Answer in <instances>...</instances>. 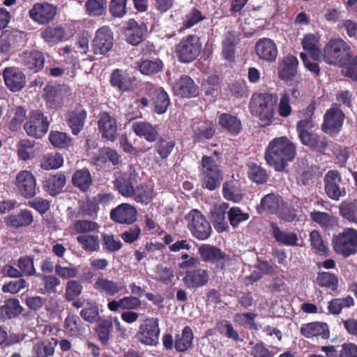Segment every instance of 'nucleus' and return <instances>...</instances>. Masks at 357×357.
<instances>
[{
	"label": "nucleus",
	"instance_id": "obj_1",
	"mask_svg": "<svg viewBox=\"0 0 357 357\" xmlns=\"http://www.w3.org/2000/svg\"><path fill=\"white\" fill-rule=\"evenodd\" d=\"M296 155V146L287 137H275L269 142L264 152L266 163L276 172H283Z\"/></svg>",
	"mask_w": 357,
	"mask_h": 357
},
{
	"label": "nucleus",
	"instance_id": "obj_2",
	"mask_svg": "<svg viewBox=\"0 0 357 357\" xmlns=\"http://www.w3.org/2000/svg\"><path fill=\"white\" fill-rule=\"evenodd\" d=\"M278 101V96L276 93H255L249 104L250 113L256 116L264 126H269L273 122Z\"/></svg>",
	"mask_w": 357,
	"mask_h": 357
},
{
	"label": "nucleus",
	"instance_id": "obj_3",
	"mask_svg": "<svg viewBox=\"0 0 357 357\" xmlns=\"http://www.w3.org/2000/svg\"><path fill=\"white\" fill-rule=\"evenodd\" d=\"M354 52L351 45L341 38L329 40L324 47L323 61L332 66L343 67Z\"/></svg>",
	"mask_w": 357,
	"mask_h": 357
},
{
	"label": "nucleus",
	"instance_id": "obj_4",
	"mask_svg": "<svg viewBox=\"0 0 357 357\" xmlns=\"http://www.w3.org/2000/svg\"><path fill=\"white\" fill-rule=\"evenodd\" d=\"M198 169L202 188L213 191L220 186L222 181V170L212 156H202Z\"/></svg>",
	"mask_w": 357,
	"mask_h": 357
},
{
	"label": "nucleus",
	"instance_id": "obj_5",
	"mask_svg": "<svg viewBox=\"0 0 357 357\" xmlns=\"http://www.w3.org/2000/svg\"><path fill=\"white\" fill-rule=\"evenodd\" d=\"M187 228L192 236L198 241L207 240L212 234L210 222L198 209H192L185 216Z\"/></svg>",
	"mask_w": 357,
	"mask_h": 357
},
{
	"label": "nucleus",
	"instance_id": "obj_6",
	"mask_svg": "<svg viewBox=\"0 0 357 357\" xmlns=\"http://www.w3.org/2000/svg\"><path fill=\"white\" fill-rule=\"evenodd\" d=\"M333 250L337 255L347 258L357 253V230L345 228L332 238Z\"/></svg>",
	"mask_w": 357,
	"mask_h": 357
},
{
	"label": "nucleus",
	"instance_id": "obj_7",
	"mask_svg": "<svg viewBox=\"0 0 357 357\" xmlns=\"http://www.w3.org/2000/svg\"><path fill=\"white\" fill-rule=\"evenodd\" d=\"M50 127L48 117L40 109L29 112L23 128L26 135L35 139H41L47 132Z\"/></svg>",
	"mask_w": 357,
	"mask_h": 357
},
{
	"label": "nucleus",
	"instance_id": "obj_8",
	"mask_svg": "<svg viewBox=\"0 0 357 357\" xmlns=\"http://www.w3.org/2000/svg\"><path fill=\"white\" fill-rule=\"evenodd\" d=\"M202 51L199 38L194 34L183 37L176 46L178 60L181 63H190L195 60Z\"/></svg>",
	"mask_w": 357,
	"mask_h": 357
},
{
	"label": "nucleus",
	"instance_id": "obj_9",
	"mask_svg": "<svg viewBox=\"0 0 357 357\" xmlns=\"http://www.w3.org/2000/svg\"><path fill=\"white\" fill-rule=\"evenodd\" d=\"M198 253L203 261L215 264L216 271H225L231 261L229 255L211 244L201 245L198 248Z\"/></svg>",
	"mask_w": 357,
	"mask_h": 357
},
{
	"label": "nucleus",
	"instance_id": "obj_10",
	"mask_svg": "<svg viewBox=\"0 0 357 357\" xmlns=\"http://www.w3.org/2000/svg\"><path fill=\"white\" fill-rule=\"evenodd\" d=\"M114 33L108 26H102L98 29L91 40V50L96 55L101 57L112 50L114 46Z\"/></svg>",
	"mask_w": 357,
	"mask_h": 357
},
{
	"label": "nucleus",
	"instance_id": "obj_11",
	"mask_svg": "<svg viewBox=\"0 0 357 357\" xmlns=\"http://www.w3.org/2000/svg\"><path fill=\"white\" fill-rule=\"evenodd\" d=\"M324 182L326 194L329 198L337 201L346 195L341 175L337 170L328 171L324 176Z\"/></svg>",
	"mask_w": 357,
	"mask_h": 357
},
{
	"label": "nucleus",
	"instance_id": "obj_12",
	"mask_svg": "<svg viewBox=\"0 0 357 357\" xmlns=\"http://www.w3.org/2000/svg\"><path fill=\"white\" fill-rule=\"evenodd\" d=\"M160 333L158 319L157 318H147L140 325L137 337L142 343L153 346L158 342Z\"/></svg>",
	"mask_w": 357,
	"mask_h": 357
},
{
	"label": "nucleus",
	"instance_id": "obj_13",
	"mask_svg": "<svg viewBox=\"0 0 357 357\" xmlns=\"http://www.w3.org/2000/svg\"><path fill=\"white\" fill-rule=\"evenodd\" d=\"M98 129L103 139L114 142L117 139V121L108 112H101L98 116Z\"/></svg>",
	"mask_w": 357,
	"mask_h": 357
},
{
	"label": "nucleus",
	"instance_id": "obj_14",
	"mask_svg": "<svg viewBox=\"0 0 357 357\" xmlns=\"http://www.w3.org/2000/svg\"><path fill=\"white\" fill-rule=\"evenodd\" d=\"M15 185L19 193L25 199L33 198L37 194L36 180L30 171L22 170L17 173Z\"/></svg>",
	"mask_w": 357,
	"mask_h": 357
},
{
	"label": "nucleus",
	"instance_id": "obj_15",
	"mask_svg": "<svg viewBox=\"0 0 357 357\" xmlns=\"http://www.w3.org/2000/svg\"><path fill=\"white\" fill-rule=\"evenodd\" d=\"M56 13L57 7L47 2L35 3L29 12L30 18L40 24H49Z\"/></svg>",
	"mask_w": 357,
	"mask_h": 357
},
{
	"label": "nucleus",
	"instance_id": "obj_16",
	"mask_svg": "<svg viewBox=\"0 0 357 357\" xmlns=\"http://www.w3.org/2000/svg\"><path fill=\"white\" fill-rule=\"evenodd\" d=\"M110 218L122 225H132L137 220V210L135 206L122 203L110 211Z\"/></svg>",
	"mask_w": 357,
	"mask_h": 357
},
{
	"label": "nucleus",
	"instance_id": "obj_17",
	"mask_svg": "<svg viewBox=\"0 0 357 357\" xmlns=\"http://www.w3.org/2000/svg\"><path fill=\"white\" fill-rule=\"evenodd\" d=\"M345 115L339 108L332 107L326 111L324 116L321 129L329 134H336L341 130Z\"/></svg>",
	"mask_w": 357,
	"mask_h": 357
},
{
	"label": "nucleus",
	"instance_id": "obj_18",
	"mask_svg": "<svg viewBox=\"0 0 357 357\" xmlns=\"http://www.w3.org/2000/svg\"><path fill=\"white\" fill-rule=\"evenodd\" d=\"M209 281L208 271L201 268H188L183 278V282L189 289H197L205 286Z\"/></svg>",
	"mask_w": 357,
	"mask_h": 357
},
{
	"label": "nucleus",
	"instance_id": "obj_19",
	"mask_svg": "<svg viewBox=\"0 0 357 357\" xmlns=\"http://www.w3.org/2000/svg\"><path fill=\"white\" fill-rule=\"evenodd\" d=\"M7 88L12 92L21 91L26 85V76L16 67H7L2 73Z\"/></svg>",
	"mask_w": 357,
	"mask_h": 357
},
{
	"label": "nucleus",
	"instance_id": "obj_20",
	"mask_svg": "<svg viewBox=\"0 0 357 357\" xmlns=\"http://www.w3.org/2000/svg\"><path fill=\"white\" fill-rule=\"evenodd\" d=\"M151 102L154 107V111L158 114L165 113L170 105V99L168 93L161 86H155L151 84L147 89Z\"/></svg>",
	"mask_w": 357,
	"mask_h": 357
},
{
	"label": "nucleus",
	"instance_id": "obj_21",
	"mask_svg": "<svg viewBox=\"0 0 357 357\" xmlns=\"http://www.w3.org/2000/svg\"><path fill=\"white\" fill-rule=\"evenodd\" d=\"M147 32V26L145 23L140 24L134 20L130 19L124 29L126 40L132 45H137L144 39Z\"/></svg>",
	"mask_w": 357,
	"mask_h": 357
},
{
	"label": "nucleus",
	"instance_id": "obj_22",
	"mask_svg": "<svg viewBox=\"0 0 357 357\" xmlns=\"http://www.w3.org/2000/svg\"><path fill=\"white\" fill-rule=\"evenodd\" d=\"M135 78L130 77L126 70H114L109 77V82L112 87L121 93L128 92L133 89Z\"/></svg>",
	"mask_w": 357,
	"mask_h": 357
},
{
	"label": "nucleus",
	"instance_id": "obj_23",
	"mask_svg": "<svg viewBox=\"0 0 357 357\" xmlns=\"http://www.w3.org/2000/svg\"><path fill=\"white\" fill-rule=\"evenodd\" d=\"M149 45H146L142 50L143 56L139 61L137 62V68L139 72L145 75H153L161 72L164 67L162 61L156 58H148L146 56V51Z\"/></svg>",
	"mask_w": 357,
	"mask_h": 357
},
{
	"label": "nucleus",
	"instance_id": "obj_24",
	"mask_svg": "<svg viewBox=\"0 0 357 357\" xmlns=\"http://www.w3.org/2000/svg\"><path fill=\"white\" fill-rule=\"evenodd\" d=\"M66 183V176L62 172L50 174L43 181V188L50 195L54 197L63 191Z\"/></svg>",
	"mask_w": 357,
	"mask_h": 357
},
{
	"label": "nucleus",
	"instance_id": "obj_25",
	"mask_svg": "<svg viewBox=\"0 0 357 357\" xmlns=\"http://www.w3.org/2000/svg\"><path fill=\"white\" fill-rule=\"evenodd\" d=\"M173 89L176 96L182 98L196 97L199 94L198 86L188 75L181 76L176 81Z\"/></svg>",
	"mask_w": 357,
	"mask_h": 357
},
{
	"label": "nucleus",
	"instance_id": "obj_26",
	"mask_svg": "<svg viewBox=\"0 0 357 357\" xmlns=\"http://www.w3.org/2000/svg\"><path fill=\"white\" fill-rule=\"evenodd\" d=\"M255 52L260 59L271 63L276 60L278 56L277 45L270 38H261L256 43Z\"/></svg>",
	"mask_w": 357,
	"mask_h": 357
},
{
	"label": "nucleus",
	"instance_id": "obj_27",
	"mask_svg": "<svg viewBox=\"0 0 357 357\" xmlns=\"http://www.w3.org/2000/svg\"><path fill=\"white\" fill-rule=\"evenodd\" d=\"M21 63L24 68L33 73L41 70L45 65L43 54L38 50L26 51L20 56Z\"/></svg>",
	"mask_w": 357,
	"mask_h": 357
},
{
	"label": "nucleus",
	"instance_id": "obj_28",
	"mask_svg": "<svg viewBox=\"0 0 357 357\" xmlns=\"http://www.w3.org/2000/svg\"><path fill=\"white\" fill-rule=\"evenodd\" d=\"M86 117L87 112L82 107L68 112L66 121L73 135H77L83 130Z\"/></svg>",
	"mask_w": 357,
	"mask_h": 357
},
{
	"label": "nucleus",
	"instance_id": "obj_29",
	"mask_svg": "<svg viewBox=\"0 0 357 357\" xmlns=\"http://www.w3.org/2000/svg\"><path fill=\"white\" fill-rule=\"evenodd\" d=\"M284 205V202L282 197L270 193L261 198L260 204L257 206V211L259 214L264 211L269 214H278Z\"/></svg>",
	"mask_w": 357,
	"mask_h": 357
},
{
	"label": "nucleus",
	"instance_id": "obj_30",
	"mask_svg": "<svg viewBox=\"0 0 357 357\" xmlns=\"http://www.w3.org/2000/svg\"><path fill=\"white\" fill-rule=\"evenodd\" d=\"M215 125L211 121H205L195 125L192 128L194 143H202L211 139L215 135Z\"/></svg>",
	"mask_w": 357,
	"mask_h": 357
},
{
	"label": "nucleus",
	"instance_id": "obj_31",
	"mask_svg": "<svg viewBox=\"0 0 357 357\" xmlns=\"http://www.w3.org/2000/svg\"><path fill=\"white\" fill-rule=\"evenodd\" d=\"M298 66V59L293 55L284 56L278 69V77L281 80L292 81L296 74Z\"/></svg>",
	"mask_w": 357,
	"mask_h": 357
},
{
	"label": "nucleus",
	"instance_id": "obj_32",
	"mask_svg": "<svg viewBox=\"0 0 357 357\" xmlns=\"http://www.w3.org/2000/svg\"><path fill=\"white\" fill-rule=\"evenodd\" d=\"M239 43L234 31H227L222 40V56L229 62H234L236 58V47Z\"/></svg>",
	"mask_w": 357,
	"mask_h": 357
},
{
	"label": "nucleus",
	"instance_id": "obj_33",
	"mask_svg": "<svg viewBox=\"0 0 357 357\" xmlns=\"http://www.w3.org/2000/svg\"><path fill=\"white\" fill-rule=\"evenodd\" d=\"M135 178L126 172L120 173L113 181L114 188L124 197H132L135 195Z\"/></svg>",
	"mask_w": 357,
	"mask_h": 357
},
{
	"label": "nucleus",
	"instance_id": "obj_34",
	"mask_svg": "<svg viewBox=\"0 0 357 357\" xmlns=\"http://www.w3.org/2000/svg\"><path fill=\"white\" fill-rule=\"evenodd\" d=\"M134 133L148 142H154L158 139V131L156 126L146 121H136L132 124Z\"/></svg>",
	"mask_w": 357,
	"mask_h": 357
},
{
	"label": "nucleus",
	"instance_id": "obj_35",
	"mask_svg": "<svg viewBox=\"0 0 357 357\" xmlns=\"http://www.w3.org/2000/svg\"><path fill=\"white\" fill-rule=\"evenodd\" d=\"M154 144V151L162 160H167L173 153L176 145V140L169 135L159 136Z\"/></svg>",
	"mask_w": 357,
	"mask_h": 357
},
{
	"label": "nucleus",
	"instance_id": "obj_36",
	"mask_svg": "<svg viewBox=\"0 0 357 357\" xmlns=\"http://www.w3.org/2000/svg\"><path fill=\"white\" fill-rule=\"evenodd\" d=\"M58 340L52 337L50 340H39L33 344L31 357H52L55 353Z\"/></svg>",
	"mask_w": 357,
	"mask_h": 357
},
{
	"label": "nucleus",
	"instance_id": "obj_37",
	"mask_svg": "<svg viewBox=\"0 0 357 357\" xmlns=\"http://www.w3.org/2000/svg\"><path fill=\"white\" fill-rule=\"evenodd\" d=\"M40 35L50 46L67 39L66 30L61 25L49 26L42 30Z\"/></svg>",
	"mask_w": 357,
	"mask_h": 357
},
{
	"label": "nucleus",
	"instance_id": "obj_38",
	"mask_svg": "<svg viewBox=\"0 0 357 357\" xmlns=\"http://www.w3.org/2000/svg\"><path fill=\"white\" fill-rule=\"evenodd\" d=\"M301 333L307 338L321 336L323 339H328L330 336L327 324L318 321L303 324Z\"/></svg>",
	"mask_w": 357,
	"mask_h": 357
},
{
	"label": "nucleus",
	"instance_id": "obj_39",
	"mask_svg": "<svg viewBox=\"0 0 357 357\" xmlns=\"http://www.w3.org/2000/svg\"><path fill=\"white\" fill-rule=\"evenodd\" d=\"M301 143L311 150L324 154L328 147V140L325 137H321L315 133L307 132L298 137Z\"/></svg>",
	"mask_w": 357,
	"mask_h": 357
},
{
	"label": "nucleus",
	"instance_id": "obj_40",
	"mask_svg": "<svg viewBox=\"0 0 357 357\" xmlns=\"http://www.w3.org/2000/svg\"><path fill=\"white\" fill-rule=\"evenodd\" d=\"M218 124L227 133L232 136L238 135L242 130L241 120L236 116L223 113L218 117Z\"/></svg>",
	"mask_w": 357,
	"mask_h": 357
},
{
	"label": "nucleus",
	"instance_id": "obj_41",
	"mask_svg": "<svg viewBox=\"0 0 357 357\" xmlns=\"http://www.w3.org/2000/svg\"><path fill=\"white\" fill-rule=\"evenodd\" d=\"M228 208L229 204L223 202L218 206H215L211 211V220L218 231H224L229 229L225 217L226 213L227 214V211Z\"/></svg>",
	"mask_w": 357,
	"mask_h": 357
},
{
	"label": "nucleus",
	"instance_id": "obj_42",
	"mask_svg": "<svg viewBox=\"0 0 357 357\" xmlns=\"http://www.w3.org/2000/svg\"><path fill=\"white\" fill-rule=\"evenodd\" d=\"M33 221L32 213L28 209L21 210L17 214L8 215L4 220L7 226L15 229L28 227Z\"/></svg>",
	"mask_w": 357,
	"mask_h": 357
},
{
	"label": "nucleus",
	"instance_id": "obj_43",
	"mask_svg": "<svg viewBox=\"0 0 357 357\" xmlns=\"http://www.w3.org/2000/svg\"><path fill=\"white\" fill-rule=\"evenodd\" d=\"M63 328L65 332L73 337H80L85 333V327L77 314L69 313L65 319Z\"/></svg>",
	"mask_w": 357,
	"mask_h": 357
},
{
	"label": "nucleus",
	"instance_id": "obj_44",
	"mask_svg": "<svg viewBox=\"0 0 357 357\" xmlns=\"http://www.w3.org/2000/svg\"><path fill=\"white\" fill-rule=\"evenodd\" d=\"M93 288L99 293L109 296L117 294L123 289L119 282L102 277L97 278L93 284Z\"/></svg>",
	"mask_w": 357,
	"mask_h": 357
},
{
	"label": "nucleus",
	"instance_id": "obj_45",
	"mask_svg": "<svg viewBox=\"0 0 357 357\" xmlns=\"http://www.w3.org/2000/svg\"><path fill=\"white\" fill-rule=\"evenodd\" d=\"M194 335L192 328L189 326H185L181 333L176 334L174 340V348L177 352L183 353L188 351L192 346Z\"/></svg>",
	"mask_w": 357,
	"mask_h": 357
},
{
	"label": "nucleus",
	"instance_id": "obj_46",
	"mask_svg": "<svg viewBox=\"0 0 357 357\" xmlns=\"http://www.w3.org/2000/svg\"><path fill=\"white\" fill-rule=\"evenodd\" d=\"M93 183L92 176L87 169L76 170L72 177V184L82 192H87Z\"/></svg>",
	"mask_w": 357,
	"mask_h": 357
},
{
	"label": "nucleus",
	"instance_id": "obj_47",
	"mask_svg": "<svg viewBox=\"0 0 357 357\" xmlns=\"http://www.w3.org/2000/svg\"><path fill=\"white\" fill-rule=\"evenodd\" d=\"M100 343L107 346L109 344L111 333L113 331V323L111 318L100 319L97 322L95 328Z\"/></svg>",
	"mask_w": 357,
	"mask_h": 357
},
{
	"label": "nucleus",
	"instance_id": "obj_48",
	"mask_svg": "<svg viewBox=\"0 0 357 357\" xmlns=\"http://www.w3.org/2000/svg\"><path fill=\"white\" fill-rule=\"evenodd\" d=\"M271 229L272 235L277 242L288 246L297 245L298 239L296 233L283 231L277 225L273 223L271 225Z\"/></svg>",
	"mask_w": 357,
	"mask_h": 357
},
{
	"label": "nucleus",
	"instance_id": "obj_49",
	"mask_svg": "<svg viewBox=\"0 0 357 357\" xmlns=\"http://www.w3.org/2000/svg\"><path fill=\"white\" fill-rule=\"evenodd\" d=\"M23 310L22 306L17 298H10L0 307V314L2 317L11 319L17 317Z\"/></svg>",
	"mask_w": 357,
	"mask_h": 357
},
{
	"label": "nucleus",
	"instance_id": "obj_50",
	"mask_svg": "<svg viewBox=\"0 0 357 357\" xmlns=\"http://www.w3.org/2000/svg\"><path fill=\"white\" fill-rule=\"evenodd\" d=\"M354 300L352 296L348 295L344 298H333L328 302V310L335 315L340 314L344 308H349L354 305Z\"/></svg>",
	"mask_w": 357,
	"mask_h": 357
},
{
	"label": "nucleus",
	"instance_id": "obj_51",
	"mask_svg": "<svg viewBox=\"0 0 357 357\" xmlns=\"http://www.w3.org/2000/svg\"><path fill=\"white\" fill-rule=\"evenodd\" d=\"M43 99L50 108L57 109L61 105L62 99L56 86L47 84L44 87Z\"/></svg>",
	"mask_w": 357,
	"mask_h": 357
},
{
	"label": "nucleus",
	"instance_id": "obj_52",
	"mask_svg": "<svg viewBox=\"0 0 357 357\" xmlns=\"http://www.w3.org/2000/svg\"><path fill=\"white\" fill-rule=\"evenodd\" d=\"M50 144L57 149H67L72 144V138L66 133L52 130L48 137Z\"/></svg>",
	"mask_w": 357,
	"mask_h": 357
},
{
	"label": "nucleus",
	"instance_id": "obj_53",
	"mask_svg": "<svg viewBox=\"0 0 357 357\" xmlns=\"http://www.w3.org/2000/svg\"><path fill=\"white\" fill-rule=\"evenodd\" d=\"M63 164V158L59 153L45 154L41 159L40 167L45 170L56 169Z\"/></svg>",
	"mask_w": 357,
	"mask_h": 357
},
{
	"label": "nucleus",
	"instance_id": "obj_54",
	"mask_svg": "<svg viewBox=\"0 0 357 357\" xmlns=\"http://www.w3.org/2000/svg\"><path fill=\"white\" fill-rule=\"evenodd\" d=\"M227 218L231 227L237 229L241 223L248 220L250 215L248 213H244L241 208L233 206L228 210Z\"/></svg>",
	"mask_w": 357,
	"mask_h": 357
},
{
	"label": "nucleus",
	"instance_id": "obj_55",
	"mask_svg": "<svg viewBox=\"0 0 357 357\" xmlns=\"http://www.w3.org/2000/svg\"><path fill=\"white\" fill-rule=\"evenodd\" d=\"M222 195L225 199L238 203L243 199L241 189L233 181H226L222 185Z\"/></svg>",
	"mask_w": 357,
	"mask_h": 357
},
{
	"label": "nucleus",
	"instance_id": "obj_56",
	"mask_svg": "<svg viewBox=\"0 0 357 357\" xmlns=\"http://www.w3.org/2000/svg\"><path fill=\"white\" fill-rule=\"evenodd\" d=\"M121 156L118 152L110 147H104L99 151L98 155L96 158L98 162L106 163L111 162L114 166L120 163Z\"/></svg>",
	"mask_w": 357,
	"mask_h": 357
},
{
	"label": "nucleus",
	"instance_id": "obj_57",
	"mask_svg": "<svg viewBox=\"0 0 357 357\" xmlns=\"http://www.w3.org/2000/svg\"><path fill=\"white\" fill-rule=\"evenodd\" d=\"M77 241L85 251L93 252L100 250V240L96 235H80Z\"/></svg>",
	"mask_w": 357,
	"mask_h": 357
},
{
	"label": "nucleus",
	"instance_id": "obj_58",
	"mask_svg": "<svg viewBox=\"0 0 357 357\" xmlns=\"http://www.w3.org/2000/svg\"><path fill=\"white\" fill-rule=\"evenodd\" d=\"M248 174L250 179L258 184L266 183L268 178L266 170L255 162L248 165Z\"/></svg>",
	"mask_w": 357,
	"mask_h": 357
},
{
	"label": "nucleus",
	"instance_id": "obj_59",
	"mask_svg": "<svg viewBox=\"0 0 357 357\" xmlns=\"http://www.w3.org/2000/svg\"><path fill=\"white\" fill-rule=\"evenodd\" d=\"M135 189V195L132 197L136 202L147 205L153 200V190L152 188L146 185H140Z\"/></svg>",
	"mask_w": 357,
	"mask_h": 357
},
{
	"label": "nucleus",
	"instance_id": "obj_60",
	"mask_svg": "<svg viewBox=\"0 0 357 357\" xmlns=\"http://www.w3.org/2000/svg\"><path fill=\"white\" fill-rule=\"evenodd\" d=\"M317 282L320 287H327L332 291H336L338 288L337 277L329 272L318 273Z\"/></svg>",
	"mask_w": 357,
	"mask_h": 357
},
{
	"label": "nucleus",
	"instance_id": "obj_61",
	"mask_svg": "<svg viewBox=\"0 0 357 357\" xmlns=\"http://www.w3.org/2000/svg\"><path fill=\"white\" fill-rule=\"evenodd\" d=\"M310 245L314 252L319 255H328V249L324 245L321 235L319 231L313 230L310 234Z\"/></svg>",
	"mask_w": 357,
	"mask_h": 357
},
{
	"label": "nucleus",
	"instance_id": "obj_62",
	"mask_svg": "<svg viewBox=\"0 0 357 357\" xmlns=\"http://www.w3.org/2000/svg\"><path fill=\"white\" fill-rule=\"evenodd\" d=\"M26 110L22 106L16 107L14 112V116L8 124V129L12 132L17 131L24 121H26Z\"/></svg>",
	"mask_w": 357,
	"mask_h": 357
},
{
	"label": "nucleus",
	"instance_id": "obj_63",
	"mask_svg": "<svg viewBox=\"0 0 357 357\" xmlns=\"http://www.w3.org/2000/svg\"><path fill=\"white\" fill-rule=\"evenodd\" d=\"M340 214L350 222L357 224V204L343 202L339 207Z\"/></svg>",
	"mask_w": 357,
	"mask_h": 357
},
{
	"label": "nucleus",
	"instance_id": "obj_64",
	"mask_svg": "<svg viewBox=\"0 0 357 357\" xmlns=\"http://www.w3.org/2000/svg\"><path fill=\"white\" fill-rule=\"evenodd\" d=\"M343 75L354 82L357 81V54L354 53L345 62L343 67Z\"/></svg>",
	"mask_w": 357,
	"mask_h": 357
}]
</instances>
